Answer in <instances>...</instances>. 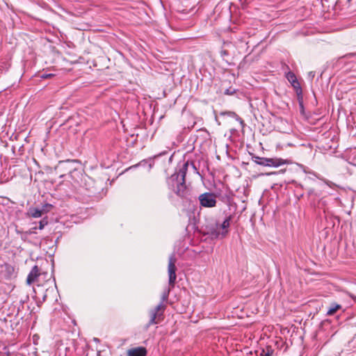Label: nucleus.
Listing matches in <instances>:
<instances>
[{
    "mask_svg": "<svg viewBox=\"0 0 356 356\" xmlns=\"http://www.w3.org/2000/svg\"><path fill=\"white\" fill-rule=\"evenodd\" d=\"M254 161L258 165L275 168H278L281 165H287L289 163V161L282 159L280 158L268 159V158H261V157H258V156L255 158Z\"/></svg>",
    "mask_w": 356,
    "mask_h": 356,
    "instance_id": "1",
    "label": "nucleus"
},
{
    "mask_svg": "<svg viewBox=\"0 0 356 356\" xmlns=\"http://www.w3.org/2000/svg\"><path fill=\"white\" fill-rule=\"evenodd\" d=\"M200 204L204 207H213L216 204V196L211 193H205L200 195Z\"/></svg>",
    "mask_w": 356,
    "mask_h": 356,
    "instance_id": "2",
    "label": "nucleus"
},
{
    "mask_svg": "<svg viewBox=\"0 0 356 356\" xmlns=\"http://www.w3.org/2000/svg\"><path fill=\"white\" fill-rule=\"evenodd\" d=\"M176 267L175 265V259L173 257H171L169 259L168 266V272L169 275V282L174 283L176 280Z\"/></svg>",
    "mask_w": 356,
    "mask_h": 356,
    "instance_id": "3",
    "label": "nucleus"
},
{
    "mask_svg": "<svg viewBox=\"0 0 356 356\" xmlns=\"http://www.w3.org/2000/svg\"><path fill=\"white\" fill-rule=\"evenodd\" d=\"M286 79L291 83L292 86L296 90L297 94L300 95L302 94V89L299 82L297 80L296 75L292 72H289L286 74Z\"/></svg>",
    "mask_w": 356,
    "mask_h": 356,
    "instance_id": "4",
    "label": "nucleus"
},
{
    "mask_svg": "<svg viewBox=\"0 0 356 356\" xmlns=\"http://www.w3.org/2000/svg\"><path fill=\"white\" fill-rule=\"evenodd\" d=\"M146 355L147 350L142 346L131 348L127 351L128 356H146Z\"/></svg>",
    "mask_w": 356,
    "mask_h": 356,
    "instance_id": "5",
    "label": "nucleus"
},
{
    "mask_svg": "<svg viewBox=\"0 0 356 356\" xmlns=\"http://www.w3.org/2000/svg\"><path fill=\"white\" fill-rule=\"evenodd\" d=\"M229 221L230 218H226L222 223L220 225V227L222 229V231H218L216 234V237H224L228 232V228L229 227Z\"/></svg>",
    "mask_w": 356,
    "mask_h": 356,
    "instance_id": "6",
    "label": "nucleus"
},
{
    "mask_svg": "<svg viewBox=\"0 0 356 356\" xmlns=\"http://www.w3.org/2000/svg\"><path fill=\"white\" fill-rule=\"evenodd\" d=\"M39 275H40V273H39V270H38V266H33L27 277V280H26L27 284H31L33 283L37 280V278L39 277Z\"/></svg>",
    "mask_w": 356,
    "mask_h": 356,
    "instance_id": "7",
    "label": "nucleus"
},
{
    "mask_svg": "<svg viewBox=\"0 0 356 356\" xmlns=\"http://www.w3.org/2000/svg\"><path fill=\"white\" fill-rule=\"evenodd\" d=\"M341 306L338 304H333L327 310V314L329 315L333 314L334 312H336Z\"/></svg>",
    "mask_w": 356,
    "mask_h": 356,
    "instance_id": "8",
    "label": "nucleus"
},
{
    "mask_svg": "<svg viewBox=\"0 0 356 356\" xmlns=\"http://www.w3.org/2000/svg\"><path fill=\"white\" fill-rule=\"evenodd\" d=\"M31 216L33 218H40L42 216V211L38 208L31 210Z\"/></svg>",
    "mask_w": 356,
    "mask_h": 356,
    "instance_id": "9",
    "label": "nucleus"
},
{
    "mask_svg": "<svg viewBox=\"0 0 356 356\" xmlns=\"http://www.w3.org/2000/svg\"><path fill=\"white\" fill-rule=\"evenodd\" d=\"M160 309V305L157 306L156 308V312L152 314V316L151 317L150 323H155V319L156 316V312L159 311Z\"/></svg>",
    "mask_w": 356,
    "mask_h": 356,
    "instance_id": "10",
    "label": "nucleus"
},
{
    "mask_svg": "<svg viewBox=\"0 0 356 356\" xmlns=\"http://www.w3.org/2000/svg\"><path fill=\"white\" fill-rule=\"evenodd\" d=\"M52 207V205L50 204H46L42 206L43 210H45L46 211H49V209H51Z\"/></svg>",
    "mask_w": 356,
    "mask_h": 356,
    "instance_id": "11",
    "label": "nucleus"
},
{
    "mask_svg": "<svg viewBox=\"0 0 356 356\" xmlns=\"http://www.w3.org/2000/svg\"><path fill=\"white\" fill-rule=\"evenodd\" d=\"M51 76H52V74H43V75H42V76H41V77H42V79H46V78L51 77Z\"/></svg>",
    "mask_w": 356,
    "mask_h": 356,
    "instance_id": "12",
    "label": "nucleus"
},
{
    "mask_svg": "<svg viewBox=\"0 0 356 356\" xmlns=\"http://www.w3.org/2000/svg\"><path fill=\"white\" fill-rule=\"evenodd\" d=\"M44 225L42 223V222H40V229H42L44 228Z\"/></svg>",
    "mask_w": 356,
    "mask_h": 356,
    "instance_id": "13",
    "label": "nucleus"
},
{
    "mask_svg": "<svg viewBox=\"0 0 356 356\" xmlns=\"http://www.w3.org/2000/svg\"><path fill=\"white\" fill-rule=\"evenodd\" d=\"M225 94L227 95H232L233 94V92H229L228 90H227L225 92Z\"/></svg>",
    "mask_w": 356,
    "mask_h": 356,
    "instance_id": "14",
    "label": "nucleus"
},
{
    "mask_svg": "<svg viewBox=\"0 0 356 356\" xmlns=\"http://www.w3.org/2000/svg\"><path fill=\"white\" fill-rule=\"evenodd\" d=\"M264 356H272V353H270V352H268V353H266L265 354V355H264Z\"/></svg>",
    "mask_w": 356,
    "mask_h": 356,
    "instance_id": "15",
    "label": "nucleus"
}]
</instances>
